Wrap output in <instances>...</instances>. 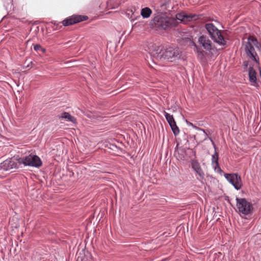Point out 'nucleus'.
Instances as JSON below:
<instances>
[{
  "label": "nucleus",
  "instance_id": "obj_18",
  "mask_svg": "<svg viewBox=\"0 0 261 261\" xmlns=\"http://www.w3.org/2000/svg\"><path fill=\"white\" fill-rule=\"evenodd\" d=\"M197 53L198 54V56L200 57V58L201 59H202L204 56L203 51L200 50V49H198V48H197Z\"/></svg>",
  "mask_w": 261,
  "mask_h": 261
},
{
  "label": "nucleus",
  "instance_id": "obj_10",
  "mask_svg": "<svg viewBox=\"0 0 261 261\" xmlns=\"http://www.w3.org/2000/svg\"><path fill=\"white\" fill-rule=\"evenodd\" d=\"M20 165H19L16 159L15 160L10 159L6 160L1 163V167L4 170H10L13 169H16L19 168Z\"/></svg>",
  "mask_w": 261,
  "mask_h": 261
},
{
  "label": "nucleus",
  "instance_id": "obj_13",
  "mask_svg": "<svg viewBox=\"0 0 261 261\" xmlns=\"http://www.w3.org/2000/svg\"><path fill=\"white\" fill-rule=\"evenodd\" d=\"M192 167L199 176L200 179H203L204 178V174L201 168L199 163L197 161H192Z\"/></svg>",
  "mask_w": 261,
  "mask_h": 261
},
{
  "label": "nucleus",
  "instance_id": "obj_11",
  "mask_svg": "<svg viewBox=\"0 0 261 261\" xmlns=\"http://www.w3.org/2000/svg\"><path fill=\"white\" fill-rule=\"evenodd\" d=\"M164 113L165 117L169 124L170 125L174 134L175 135L178 134L179 133V129L176 125V122L173 116L166 112L165 111Z\"/></svg>",
  "mask_w": 261,
  "mask_h": 261
},
{
  "label": "nucleus",
  "instance_id": "obj_5",
  "mask_svg": "<svg viewBox=\"0 0 261 261\" xmlns=\"http://www.w3.org/2000/svg\"><path fill=\"white\" fill-rule=\"evenodd\" d=\"M16 160L19 165H23L24 166L40 167L42 165L40 159L36 155L29 154L21 157H16Z\"/></svg>",
  "mask_w": 261,
  "mask_h": 261
},
{
  "label": "nucleus",
  "instance_id": "obj_4",
  "mask_svg": "<svg viewBox=\"0 0 261 261\" xmlns=\"http://www.w3.org/2000/svg\"><path fill=\"white\" fill-rule=\"evenodd\" d=\"M204 27L208 32L211 38L217 44L221 46H225L226 40L225 39L221 31L214 25L212 23H207Z\"/></svg>",
  "mask_w": 261,
  "mask_h": 261
},
{
  "label": "nucleus",
  "instance_id": "obj_15",
  "mask_svg": "<svg viewBox=\"0 0 261 261\" xmlns=\"http://www.w3.org/2000/svg\"><path fill=\"white\" fill-rule=\"evenodd\" d=\"M152 13L151 10L148 7L142 9L141 15L144 18H147L150 17Z\"/></svg>",
  "mask_w": 261,
  "mask_h": 261
},
{
  "label": "nucleus",
  "instance_id": "obj_7",
  "mask_svg": "<svg viewBox=\"0 0 261 261\" xmlns=\"http://www.w3.org/2000/svg\"><path fill=\"white\" fill-rule=\"evenodd\" d=\"M199 45L203 47L204 49L208 50L211 54H216L217 49L213 45L212 41L208 37L204 35L201 36L198 40Z\"/></svg>",
  "mask_w": 261,
  "mask_h": 261
},
{
  "label": "nucleus",
  "instance_id": "obj_2",
  "mask_svg": "<svg viewBox=\"0 0 261 261\" xmlns=\"http://www.w3.org/2000/svg\"><path fill=\"white\" fill-rule=\"evenodd\" d=\"M148 48L151 55L158 60H168L172 62L180 58L181 52L176 47L169 46L163 50L161 46L150 43Z\"/></svg>",
  "mask_w": 261,
  "mask_h": 261
},
{
  "label": "nucleus",
  "instance_id": "obj_6",
  "mask_svg": "<svg viewBox=\"0 0 261 261\" xmlns=\"http://www.w3.org/2000/svg\"><path fill=\"white\" fill-rule=\"evenodd\" d=\"M237 207L240 213L244 215H247L250 214L253 210L252 204L247 201L245 198L236 199Z\"/></svg>",
  "mask_w": 261,
  "mask_h": 261
},
{
  "label": "nucleus",
  "instance_id": "obj_19",
  "mask_svg": "<svg viewBox=\"0 0 261 261\" xmlns=\"http://www.w3.org/2000/svg\"><path fill=\"white\" fill-rule=\"evenodd\" d=\"M199 129L202 132L203 135H204V139H205L206 138V136H207L206 133H205V132L203 129H202L201 128H199Z\"/></svg>",
  "mask_w": 261,
  "mask_h": 261
},
{
  "label": "nucleus",
  "instance_id": "obj_14",
  "mask_svg": "<svg viewBox=\"0 0 261 261\" xmlns=\"http://www.w3.org/2000/svg\"><path fill=\"white\" fill-rule=\"evenodd\" d=\"M256 73L255 71V70L252 68L250 67L249 69V81L253 83H255L256 81Z\"/></svg>",
  "mask_w": 261,
  "mask_h": 261
},
{
  "label": "nucleus",
  "instance_id": "obj_20",
  "mask_svg": "<svg viewBox=\"0 0 261 261\" xmlns=\"http://www.w3.org/2000/svg\"><path fill=\"white\" fill-rule=\"evenodd\" d=\"M76 261H83L82 259L80 257H78L77 259H76Z\"/></svg>",
  "mask_w": 261,
  "mask_h": 261
},
{
  "label": "nucleus",
  "instance_id": "obj_9",
  "mask_svg": "<svg viewBox=\"0 0 261 261\" xmlns=\"http://www.w3.org/2000/svg\"><path fill=\"white\" fill-rule=\"evenodd\" d=\"M225 177L237 190H240L242 186L241 178L237 174H225Z\"/></svg>",
  "mask_w": 261,
  "mask_h": 261
},
{
  "label": "nucleus",
  "instance_id": "obj_16",
  "mask_svg": "<svg viewBox=\"0 0 261 261\" xmlns=\"http://www.w3.org/2000/svg\"><path fill=\"white\" fill-rule=\"evenodd\" d=\"M59 118L62 119H66L68 121L73 123H75L76 121V119L67 112H64L62 113Z\"/></svg>",
  "mask_w": 261,
  "mask_h": 261
},
{
  "label": "nucleus",
  "instance_id": "obj_12",
  "mask_svg": "<svg viewBox=\"0 0 261 261\" xmlns=\"http://www.w3.org/2000/svg\"><path fill=\"white\" fill-rule=\"evenodd\" d=\"M218 160V153L215 151V153L213 155H212V165L216 172L221 173L222 171L219 165Z\"/></svg>",
  "mask_w": 261,
  "mask_h": 261
},
{
  "label": "nucleus",
  "instance_id": "obj_3",
  "mask_svg": "<svg viewBox=\"0 0 261 261\" xmlns=\"http://www.w3.org/2000/svg\"><path fill=\"white\" fill-rule=\"evenodd\" d=\"M254 47L260 50L261 49V44L256 38L250 36L248 37V41L245 44V51L248 57L258 64L259 57L255 51Z\"/></svg>",
  "mask_w": 261,
  "mask_h": 261
},
{
  "label": "nucleus",
  "instance_id": "obj_8",
  "mask_svg": "<svg viewBox=\"0 0 261 261\" xmlns=\"http://www.w3.org/2000/svg\"><path fill=\"white\" fill-rule=\"evenodd\" d=\"M87 18L86 16L73 15L65 19L62 23L64 26H68L86 20Z\"/></svg>",
  "mask_w": 261,
  "mask_h": 261
},
{
  "label": "nucleus",
  "instance_id": "obj_17",
  "mask_svg": "<svg viewBox=\"0 0 261 261\" xmlns=\"http://www.w3.org/2000/svg\"><path fill=\"white\" fill-rule=\"evenodd\" d=\"M34 49L36 51L41 50L42 53H44L45 52V49L43 48L39 44H36L34 46Z\"/></svg>",
  "mask_w": 261,
  "mask_h": 261
},
{
  "label": "nucleus",
  "instance_id": "obj_1",
  "mask_svg": "<svg viewBox=\"0 0 261 261\" xmlns=\"http://www.w3.org/2000/svg\"><path fill=\"white\" fill-rule=\"evenodd\" d=\"M198 16L191 13L181 12L177 13L176 17H171L165 15H158L152 20V25L159 30H166L177 25L179 20L180 22L187 23L193 20H196Z\"/></svg>",
  "mask_w": 261,
  "mask_h": 261
}]
</instances>
